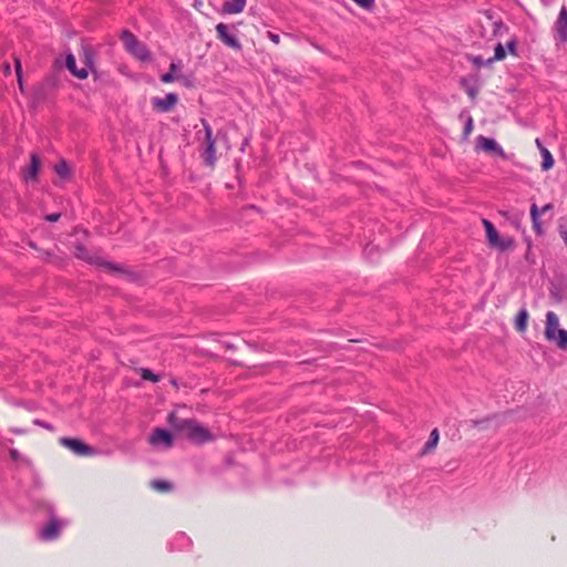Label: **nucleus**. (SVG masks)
Segmentation results:
<instances>
[{
  "instance_id": "6ab92c4d",
  "label": "nucleus",
  "mask_w": 567,
  "mask_h": 567,
  "mask_svg": "<svg viewBox=\"0 0 567 567\" xmlns=\"http://www.w3.org/2000/svg\"><path fill=\"white\" fill-rule=\"evenodd\" d=\"M41 166V161L37 154H31V163L25 172V178L35 179Z\"/></svg>"
},
{
  "instance_id": "ddd939ff",
  "label": "nucleus",
  "mask_w": 567,
  "mask_h": 567,
  "mask_svg": "<svg viewBox=\"0 0 567 567\" xmlns=\"http://www.w3.org/2000/svg\"><path fill=\"white\" fill-rule=\"evenodd\" d=\"M477 145L481 150L489 153H496L499 155H504L503 148L493 140L485 137L483 135H480L477 137Z\"/></svg>"
},
{
  "instance_id": "0eeeda50",
  "label": "nucleus",
  "mask_w": 567,
  "mask_h": 567,
  "mask_svg": "<svg viewBox=\"0 0 567 567\" xmlns=\"http://www.w3.org/2000/svg\"><path fill=\"white\" fill-rule=\"evenodd\" d=\"M216 34L225 45L231 48L235 51L241 50V43L234 33H230L229 27L223 22L216 25Z\"/></svg>"
},
{
  "instance_id": "f704fd0d",
  "label": "nucleus",
  "mask_w": 567,
  "mask_h": 567,
  "mask_svg": "<svg viewBox=\"0 0 567 567\" xmlns=\"http://www.w3.org/2000/svg\"><path fill=\"white\" fill-rule=\"evenodd\" d=\"M4 71H6V73L10 72V66L8 64L4 65Z\"/></svg>"
},
{
  "instance_id": "473e14b6",
  "label": "nucleus",
  "mask_w": 567,
  "mask_h": 567,
  "mask_svg": "<svg viewBox=\"0 0 567 567\" xmlns=\"http://www.w3.org/2000/svg\"><path fill=\"white\" fill-rule=\"evenodd\" d=\"M16 71H17L18 78L20 79L21 63L19 60H16Z\"/></svg>"
},
{
  "instance_id": "a878e982",
  "label": "nucleus",
  "mask_w": 567,
  "mask_h": 567,
  "mask_svg": "<svg viewBox=\"0 0 567 567\" xmlns=\"http://www.w3.org/2000/svg\"><path fill=\"white\" fill-rule=\"evenodd\" d=\"M141 377L144 379V380H147V381H152V382H157L158 381V377L155 375L151 370L148 369H142L141 371Z\"/></svg>"
},
{
  "instance_id": "7ed1b4c3",
  "label": "nucleus",
  "mask_w": 567,
  "mask_h": 567,
  "mask_svg": "<svg viewBox=\"0 0 567 567\" xmlns=\"http://www.w3.org/2000/svg\"><path fill=\"white\" fill-rule=\"evenodd\" d=\"M182 435H184L194 444L198 445L215 440V435L207 427H205L194 419H189V421L186 423Z\"/></svg>"
},
{
  "instance_id": "6e6552de",
  "label": "nucleus",
  "mask_w": 567,
  "mask_h": 567,
  "mask_svg": "<svg viewBox=\"0 0 567 567\" xmlns=\"http://www.w3.org/2000/svg\"><path fill=\"white\" fill-rule=\"evenodd\" d=\"M64 523L55 517H51L48 524L41 529L40 538L42 540H53L60 536Z\"/></svg>"
},
{
  "instance_id": "f257e3e1",
  "label": "nucleus",
  "mask_w": 567,
  "mask_h": 567,
  "mask_svg": "<svg viewBox=\"0 0 567 567\" xmlns=\"http://www.w3.org/2000/svg\"><path fill=\"white\" fill-rule=\"evenodd\" d=\"M486 23L487 27H489L492 30V37L498 40L494 48V55L487 59V63L503 61L506 58L505 48L509 54L516 55L517 40L515 37H509L505 44H503L501 41L504 37L508 35V27L505 25L501 20L494 21L489 17L486 18Z\"/></svg>"
},
{
  "instance_id": "a211bd4d",
  "label": "nucleus",
  "mask_w": 567,
  "mask_h": 567,
  "mask_svg": "<svg viewBox=\"0 0 567 567\" xmlns=\"http://www.w3.org/2000/svg\"><path fill=\"white\" fill-rule=\"evenodd\" d=\"M189 419H181L176 413L172 412L167 416L168 424L178 433H183L184 427Z\"/></svg>"
},
{
  "instance_id": "c9c22d12",
  "label": "nucleus",
  "mask_w": 567,
  "mask_h": 567,
  "mask_svg": "<svg viewBox=\"0 0 567 567\" xmlns=\"http://www.w3.org/2000/svg\"><path fill=\"white\" fill-rule=\"evenodd\" d=\"M105 267H110L111 268L110 264H105ZM112 269H116V268L112 267Z\"/></svg>"
},
{
  "instance_id": "20e7f679",
  "label": "nucleus",
  "mask_w": 567,
  "mask_h": 567,
  "mask_svg": "<svg viewBox=\"0 0 567 567\" xmlns=\"http://www.w3.org/2000/svg\"><path fill=\"white\" fill-rule=\"evenodd\" d=\"M121 39L123 41V44L132 55H134L136 59L141 61H147L150 60V51L147 48L137 40V38L130 31H123Z\"/></svg>"
},
{
  "instance_id": "9b49d317",
  "label": "nucleus",
  "mask_w": 567,
  "mask_h": 567,
  "mask_svg": "<svg viewBox=\"0 0 567 567\" xmlns=\"http://www.w3.org/2000/svg\"><path fill=\"white\" fill-rule=\"evenodd\" d=\"M555 32H556V39L559 42H566L567 41V9L566 7H561L558 18L555 22Z\"/></svg>"
},
{
  "instance_id": "423d86ee",
  "label": "nucleus",
  "mask_w": 567,
  "mask_h": 567,
  "mask_svg": "<svg viewBox=\"0 0 567 567\" xmlns=\"http://www.w3.org/2000/svg\"><path fill=\"white\" fill-rule=\"evenodd\" d=\"M202 123L205 130V151L203 157L208 166L214 167L217 161V156L215 148V140L213 138V130L205 120H203Z\"/></svg>"
},
{
  "instance_id": "f03ea898",
  "label": "nucleus",
  "mask_w": 567,
  "mask_h": 567,
  "mask_svg": "<svg viewBox=\"0 0 567 567\" xmlns=\"http://www.w3.org/2000/svg\"><path fill=\"white\" fill-rule=\"evenodd\" d=\"M544 336L559 349H567V330L559 328V317L554 311L546 313Z\"/></svg>"
},
{
  "instance_id": "aec40b11",
  "label": "nucleus",
  "mask_w": 567,
  "mask_h": 567,
  "mask_svg": "<svg viewBox=\"0 0 567 567\" xmlns=\"http://www.w3.org/2000/svg\"><path fill=\"white\" fill-rule=\"evenodd\" d=\"M528 311L526 309H520L515 318V329L518 332H525L527 329L528 322Z\"/></svg>"
},
{
  "instance_id": "2eb2a0df",
  "label": "nucleus",
  "mask_w": 567,
  "mask_h": 567,
  "mask_svg": "<svg viewBox=\"0 0 567 567\" xmlns=\"http://www.w3.org/2000/svg\"><path fill=\"white\" fill-rule=\"evenodd\" d=\"M535 143H536V145L540 152L542 158H543L542 169L549 171L554 166V158H553L551 153L545 146H543L539 138H536Z\"/></svg>"
},
{
  "instance_id": "412c9836",
  "label": "nucleus",
  "mask_w": 567,
  "mask_h": 567,
  "mask_svg": "<svg viewBox=\"0 0 567 567\" xmlns=\"http://www.w3.org/2000/svg\"><path fill=\"white\" fill-rule=\"evenodd\" d=\"M439 440H440V433H439V430L437 429H434L431 434H430V437H429V441L425 443L421 454L424 455V454H427V453H431L435 450L437 443H439Z\"/></svg>"
},
{
  "instance_id": "b1692460",
  "label": "nucleus",
  "mask_w": 567,
  "mask_h": 567,
  "mask_svg": "<svg viewBox=\"0 0 567 567\" xmlns=\"http://www.w3.org/2000/svg\"><path fill=\"white\" fill-rule=\"evenodd\" d=\"M151 485L158 492H169L173 488L172 484L167 481H153Z\"/></svg>"
},
{
  "instance_id": "72a5a7b5",
  "label": "nucleus",
  "mask_w": 567,
  "mask_h": 567,
  "mask_svg": "<svg viewBox=\"0 0 567 567\" xmlns=\"http://www.w3.org/2000/svg\"><path fill=\"white\" fill-rule=\"evenodd\" d=\"M10 455H11V457L17 458V457H18V451L12 450V451L10 452Z\"/></svg>"
},
{
  "instance_id": "5701e85b",
  "label": "nucleus",
  "mask_w": 567,
  "mask_h": 567,
  "mask_svg": "<svg viewBox=\"0 0 567 567\" xmlns=\"http://www.w3.org/2000/svg\"><path fill=\"white\" fill-rule=\"evenodd\" d=\"M177 70H179L178 64H176L174 62L171 63L169 71L161 76V81L163 83H172V82H174L175 80H177L179 78V76L175 75V72Z\"/></svg>"
},
{
  "instance_id": "c756f323",
  "label": "nucleus",
  "mask_w": 567,
  "mask_h": 567,
  "mask_svg": "<svg viewBox=\"0 0 567 567\" xmlns=\"http://www.w3.org/2000/svg\"><path fill=\"white\" fill-rule=\"evenodd\" d=\"M268 38L270 39L271 42H274L275 44H279L280 42V37L278 34H275V33H271L269 32L268 33Z\"/></svg>"
},
{
  "instance_id": "7c9ffc66",
  "label": "nucleus",
  "mask_w": 567,
  "mask_h": 567,
  "mask_svg": "<svg viewBox=\"0 0 567 567\" xmlns=\"http://www.w3.org/2000/svg\"><path fill=\"white\" fill-rule=\"evenodd\" d=\"M60 214H50L45 217V219L49 221H58L60 219Z\"/></svg>"
},
{
  "instance_id": "c85d7f7f",
  "label": "nucleus",
  "mask_w": 567,
  "mask_h": 567,
  "mask_svg": "<svg viewBox=\"0 0 567 567\" xmlns=\"http://www.w3.org/2000/svg\"><path fill=\"white\" fill-rule=\"evenodd\" d=\"M474 63L477 65V66H484V65H489L491 63H487V59L484 60L482 56H476L474 59Z\"/></svg>"
},
{
  "instance_id": "f8f14e48",
  "label": "nucleus",
  "mask_w": 567,
  "mask_h": 567,
  "mask_svg": "<svg viewBox=\"0 0 567 567\" xmlns=\"http://www.w3.org/2000/svg\"><path fill=\"white\" fill-rule=\"evenodd\" d=\"M177 94L168 93L165 95V97H154L152 100V105L161 112H168L177 104Z\"/></svg>"
},
{
  "instance_id": "4be33fe9",
  "label": "nucleus",
  "mask_w": 567,
  "mask_h": 567,
  "mask_svg": "<svg viewBox=\"0 0 567 567\" xmlns=\"http://www.w3.org/2000/svg\"><path fill=\"white\" fill-rule=\"evenodd\" d=\"M530 217L533 221V228L538 234L542 235L544 233L540 220H539V208L536 204H533L530 207Z\"/></svg>"
},
{
  "instance_id": "393cba45",
  "label": "nucleus",
  "mask_w": 567,
  "mask_h": 567,
  "mask_svg": "<svg viewBox=\"0 0 567 567\" xmlns=\"http://www.w3.org/2000/svg\"><path fill=\"white\" fill-rule=\"evenodd\" d=\"M82 59L85 64L84 68H86L87 71L92 70L93 69V54L89 49H83Z\"/></svg>"
},
{
  "instance_id": "9d476101",
  "label": "nucleus",
  "mask_w": 567,
  "mask_h": 567,
  "mask_svg": "<svg viewBox=\"0 0 567 567\" xmlns=\"http://www.w3.org/2000/svg\"><path fill=\"white\" fill-rule=\"evenodd\" d=\"M148 442L154 446H164L165 449H169L173 445V437L168 431L156 427L153 430Z\"/></svg>"
},
{
  "instance_id": "dca6fc26",
  "label": "nucleus",
  "mask_w": 567,
  "mask_h": 567,
  "mask_svg": "<svg viewBox=\"0 0 567 567\" xmlns=\"http://www.w3.org/2000/svg\"><path fill=\"white\" fill-rule=\"evenodd\" d=\"M246 0H229L224 2L223 12L227 14H238L244 11Z\"/></svg>"
},
{
  "instance_id": "4468645a",
  "label": "nucleus",
  "mask_w": 567,
  "mask_h": 567,
  "mask_svg": "<svg viewBox=\"0 0 567 567\" xmlns=\"http://www.w3.org/2000/svg\"><path fill=\"white\" fill-rule=\"evenodd\" d=\"M65 64L69 71L76 78L84 80L89 76V71L86 68H76L75 58L73 54H68Z\"/></svg>"
},
{
  "instance_id": "1a4fd4ad",
  "label": "nucleus",
  "mask_w": 567,
  "mask_h": 567,
  "mask_svg": "<svg viewBox=\"0 0 567 567\" xmlns=\"http://www.w3.org/2000/svg\"><path fill=\"white\" fill-rule=\"evenodd\" d=\"M60 444L71 450L76 455L86 456L92 454V449L78 439L62 437L60 439Z\"/></svg>"
},
{
  "instance_id": "cd10ccee",
  "label": "nucleus",
  "mask_w": 567,
  "mask_h": 567,
  "mask_svg": "<svg viewBox=\"0 0 567 567\" xmlns=\"http://www.w3.org/2000/svg\"><path fill=\"white\" fill-rule=\"evenodd\" d=\"M472 131H473V118L470 117L464 127V134L470 135L472 133Z\"/></svg>"
},
{
  "instance_id": "f3484780",
  "label": "nucleus",
  "mask_w": 567,
  "mask_h": 567,
  "mask_svg": "<svg viewBox=\"0 0 567 567\" xmlns=\"http://www.w3.org/2000/svg\"><path fill=\"white\" fill-rule=\"evenodd\" d=\"M54 172L62 179H70L72 176V168H71L70 164L64 159H60L54 165Z\"/></svg>"
},
{
  "instance_id": "bb28decb",
  "label": "nucleus",
  "mask_w": 567,
  "mask_h": 567,
  "mask_svg": "<svg viewBox=\"0 0 567 567\" xmlns=\"http://www.w3.org/2000/svg\"><path fill=\"white\" fill-rule=\"evenodd\" d=\"M354 3H357L359 7L363 9H371L374 6L375 0H352Z\"/></svg>"
},
{
  "instance_id": "2f4dec72",
  "label": "nucleus",
  "mask_w": 567,
  "mask_h": 567,
  "mask_svg": "<svg viewBox=\"0 0 567 567\" xmlns=\"http://www.w3.org/2000/svg\"><path fill=\"white\" fill-rule=\"evenodd\" d=\"M551 208H553L551 204H546L545 206L542 207V209H539V215L545 214L546 212L550 210Z\"/></svg>"
},
{
  "instance_id": "39448f33",
  "label": "nucleus",
  "mask_w": 567,
  "mask_h": 567,
  "mask_svg": "<svg viewBox=\"0 0 567 567\" xmlns=\"http://www.w3.org/2000/svg\"><path fill=\"white\" fill-rule=\"evenodd\" d=\"M482 223L486 231L487 243L492 248L504 251L514 246V240L511 237L499 236L498 231L489 220L483 219Z\"/></svg>"
}]
</instances>
